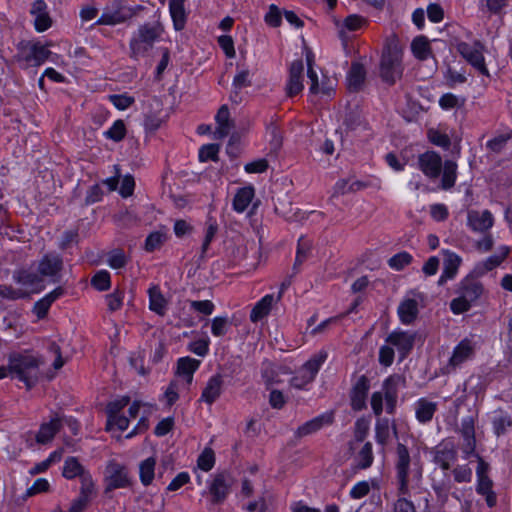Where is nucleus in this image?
I'll return each instance as SVG.
<instances>
[{
    "instance_id": "23",
    "label": "nucleus",
    "mask_w": 512,
    "mask_h": 512,
    "mask_svg": "<svg viewBox=\"0 0 512 512\" xmlns=\"http://www.w3.org/2000/svg\"><path fill=\"white\" fill-rule=\"evenodd\" d=\"M457 459V450L452 442L440 443L434 452V462L444 471L450 469L451 464Z\"/></svg>"
},
{
    "instance_id": "51",
    "label": "nucleus",
    "mask_w": 512,
    "mask_h": 512,
    "mask_svg": "<svg viewBox=\"0 0 512 512\" xmlns=\"http://www.w3.org/2000/svg\"><path fill=\"white\" fill-rule=\"evenodd\" d=\"M311 242L304 238L300 237L297 244L296 258L294 263V269L300 266L309 256L311 251Z\"/></svg>"
},
{
    "instance_id": "29",
    "label": "nucleus",
    "mask_w": 512,
    "mask_h": 512,
    "mask_svg": "<svg viewBox=\"0 0 512 512\" xmlns=\"http://www.w3.org/2000/svg\"><path fill=\"white\" fill-rule=\"evenodd\" d=\"M397 380L398 378L390 376L383 382V396L388 414H394L396 410L398 398Z\"/></svg>"
},
{
    "instance_id": "13",
    "label": "nucleus",
    "mask_w": 512,
    "mask_h": 512,
    "mask_svg": "<svg viewBox=\"0 0 512 512\" xmlns=\"http://www.w3.org/2000/svg\"><path fill=\"white\" fill-rule=\"evenodd\" d=\"M414 342L415 334L402 330H395L386 338V343L397 349L400 355V360H403L408 356L413 349Z\"/></svg>"
},
{
    "instance_id": "14",
    "label": "nucleus",
    "mask_w": 512,
    "mask_h": 512,
    "mask_svg": "<svg viewBox=\"0 0 512 512\" xmlns=\"http://www.w3.org/2000/svg\"><path fill=\"white\" fill-rule=\"evenodd\" d=\"M494 216L489 210H468L467 226L477 233H486L494 225Z\"/></svg>"
},
{
    "instance_id": "17",
    "label": "nucleus",
    "mask_w": 512,
    "mask_h": 512,
    "mask_svg": "<svg viewBox=\"0 0 512 512\" xmlns=\"http://www.w3.org/2000/svg\"><path fill=\"white\" fill-rule=\"evenodd\" d=\"M304 64L302 59L294 60L289 67V75L286 84V92L289 97L298 95L304 88L303 85Z\"/></svg>"
},
{
    "instance_id": "11",
    "label": "nucleus",
    "mask_w": 512,
    "mask_h": 512,
    "mask_svg": "<svg viewBox=\"0 0 512 512\" xmlns=\"http://www.w3.org/2000/svg\"><path fill=\"white\" fill-rule=\"evenodd\" d=\"M423 298L422 293L414 290L407 293L397 308V314L401 323L410 325L416 320L419 313V302Z\"/></svg>"
},
{
    "instance_id": "28",
    "label": "nucleus",
    "mask_w": 512,
    "mask_h": 512,
    "mask_svg": "<svg viewBox=\"0 0 512 512\" xmlns=\"http://www.w3.org/2000/svg\"><path fill=\"white\" fill-rule=\"evenodd\" d=\"M200 366V361L191 357H181L177 360L176 375L183 377L187 386L193 381V376Z\"/></svg>"
},
{
    "instance_id": "20",
    "label": "nucleus",
    "mask_w": 512,
    "mask_h": 512,
    "mask_svg": "<svg viewBox=\"0 0 512 512\" xmlns=\"http://www.w3.org/2000/svg\"><path fill=\"white\" fill-rule=\"evenodd\" d=\"M333 421V412H325L299 426L295 431V436L297 438H302L314 434L320 429H322L324 426L331 425Z\"/></svg>"
},
{
    "instance_id": "49",
    "label": "nucleus",
    "mask_w": 512,
    "mask_h": 512,
    "mask_svg": "<svg viewBox=\"0 0 512 512\" xmlns=\"http://www.w3.org/2000/svg\"><path fill=\"white\" fill-rule=\"evenodd\" d=\"M217 231H218V224H217L216 220L211 217L208 218V220L206 221V224H205V235H204V240H203L202 247H201L202 254H205L207 252V250L209 249L210 243L215 238Z\"/></svg>"
},
{
    "instance_id": "38",
    "label": "nucleus",
    "mask_w": 512,
    "mask_h": 512,
    "mask_svg": "<svg viewBox=\"0 0 512 512\" xmlns=\"http://www.w3.org/2000/svg\"><path fill=\"white\" fill-rule=\"evenodd\" d=\"M149 308L158 315H164L166 312L167 302L157 285H153L148 290Z\"/></svg>"
},
{
    "instance_id": "54",
    "label": "nucleus",
    "mask_w": 512,
    "mask_h": 512,
    "mask_svg": "<svg viewBox=\"0 0 512 512\" xmlns=\"http://www.w3.org/2000/svg\"><path fill=\"white\" fill-rule=\"evenodd\" d=\"M129 402L130 398L128 396H123L120 399L109 402L106 407L107 420L120 415V412L129 404Z\"/></svg>"
},
{
    "instance_id": "36",
    "label": "nucleus",
    "mask_w": 512,
    "mask_h": 512,
    "mask_svg": "<svg viewBox=\"0 0 512 512\" xmlns=\"http://www.w3.org/2000/svg\"><path fill=\"white\" fill-rule=\"evenodd\" d=\"M215 120L218 124V127L215 132L216 137L224 138V137L228 136L233 125L230 122V112L226 105H223L220 107V109L218 110V112L215 116Z\"/></svg>"
},
{
    "instance_id": "47",
    "label": "nucleus",
    "mask_w": 512,
    "mask_h": 512,
    "mask_svg": "<svg viewBox=\"0 0 512 512\" xmlns=\"http://www.w3.org/2000/svg\"><path fill=\"white\" fill-rule=\"evenodd\" d=\"M126 132L127 130L124 121L118 119L103 134L105 138L113 140L115 142H119L125 138Z\"/></svg>"
},
{
    "instance_id": "62",
    "label": "nucleus",
    "mask_w": 512,
    "mask_h": 512,
    "mask_svg": "<svg viewBox=\"0 0 512 512\" xmlns=\"http://www.w3.org/2000/svg\"><path fill=\"white\" fill-rule=\"evenodd\" d=\"M473 303L461 294L450 302V309L454 314H462L470 310Z\"/></svg>"
},
{
    "instance_id": "5",
    "label": "nucleus",
    "mask_w": 512,
    "mask_h": 512,
    "mask_svg": "<svg viewBox=\"0 0 512 512\" xmlns=\"http://www.w3.org/2000/svg\"><path fill=\"white\" fill-rule=\"evenodd\" d=\"M403 53L396 44L387 45L380 61V77L388 85H394L403 74Z\"/></svg>"
},
{
    "instance_id": "6",
    "label": "nucleus",
    "mask_w": 512,
    "mask_h": 512,
    "mask_svg": "<svg viewBox=\"0 0 512 512\" xmlns=\"http://www.w3.org/2000/svg\"><path fill=\"white\" fill-rule=\"evenodd\" d=\"M327 359V353L320 351L313 355L308 361H306L296 372V374L290 379V385L298 390H307V386L310 385L316 378L321 366Z\"/></svg>"
},
{
    "instance_id": "15",
    "label": "nucleus",
    "mask_w": 512,
    "mask_h": 512,
    "mask_svg": "<svg viewBox=\"0 0 512 512\" xmlns=\"http://www.w3.org/2000/svg\"><path fill=\"white\" fill-rule=\"evenodd\" d=\"M443 255V270L438 279L439 286L445 285L448 281L453 280L459 271L462 264V258L451 250H442Z\"/></svg>"
},
{
    "instance_id": "44",
    "label": "nucleus",
    "mask_w": 512,
    "mask_h": 512,
    "mask_svg": "<svg viewBox=\"0 0 512 512\" xmlns=\"http://www.w3.org/2000/svg\"><path fill=\"white\" fill-rule=\"evenodd\" d=\"M232 326V322L225 316H216L211 320V333L215 337L225 336Z\"/></svg>"
},
{
    "instance_id": "56",
    "label": "nucleus",
    "mask_w": 512,
    "mask_h": 512,
    "mask_svg": "<svg viewBox=\"0 0 512 512\" xmlns=\"http://www.w3.org/2000/svg\"><path fill=\"white\" fill-rule=\"evenodd\" d=\"M512 138V131L508 134H501L498 135L486 143L487 149L494 153H500L504 147L506 146L507 142Z\"/></svg>"
},
{
    "instance_id": "37",
    "label": "nucleus",
    "mask_w": 512,
    "mask_h": 512,
    "mask_svg": "<svg viewBox=\"0 0 512 512\" xmlns=\"http://www.w3.org/2000/svg\"><path fill=\"white\" fill-rule=\"evenodd\" d=\"M61 421L58 418H52L49 422L43 423L36 435L38 443L45 444L51 441L54 435L60 430Z\"/></svg>"
},
{
    "instance_id": "26",
    "label": "nucleus",
    "mask_w": 512,
    "mask_h": 512,
    "mask_svg": "<svg viewBox=\"0 0 512 512\" xmlns=\"http://www.w3.org/2000/svg\"><path fill=\"white\" fill-rule=\"evenodd\" d=\"M437 409L438 404L425 397L419 398L414 403L415 417L421 424H427L431 422Z\"/></svg>"
},
{
    "instance_id": "3",
    "label": "nucleus",
    "mask_w": 512,
    "mask_h": 512,
    "mask_svg": "<svg viewBox=\"0 0 512 512\" xmlns=\"http://www.w3.org/2000/svg\"><path fill=\"white\" fill-rule=\"evenodd\" d=\"M37 348L34 369L38 370L39 376L52 380L66 362L62 357L61 348L55 341L46 338L37 340Z\"/></svg>"
},
{
    "instance_id": "61",
    "label": "nucleus",
    "mask_w": 512,
    "mask_h": 512,
    "mask_svg": "<svg viewBox=\"0 0 512 512\" xmlns=\"http://www.w3.org/2000/svg\"><path fill=\"white\" fill-rule=\"evenodd\" d=\"M109 100L118 110H126L135 102L134 97L127 94L110 95Z\"/></svg>"
},
{
    "instance_id": "18",
    "label": "nucleus",
    "mask_w": 512,
    "mask_h": 512,
    "mask_svg": "<svg viewBox=\"0 0 512 512\" xmlns=\"http://www.w3.org/2000/svg\"><path fill=\"white\" fill-rule=\"evenodd\" d=\"M510 250L507 246H500L497 253L487 257L485 260H482L474 266L471 271L472 274L476 275V277H482L489 271L497 268L501 265V263L507 258Z\"/></svg>"
},
{
    "instance_id": "19",
    "label": "nucleus",
    "mask_w": 512,
    "mask_h": 512,
    "mask_svg": "<svg viewBox=\"0 0 512 512\" xmlns=\"http://www.w3.org/2000/svg\"><path fill=\"white\" fill-rule=\"evenodd\" d=\"M107 490L125 488L129 485L127 470L116 462H111L106 469Z\"/></svg>"
},
{
    "instance_id": "27",
    "label": "nucleus",
    "mask_w": 512,
    "mask_h": 512,
    "mask_svg": "<svg viewBox=\"0 0 512 512\" xmlns=\"http://www.w3.org/2000/svg\"><path fill=\"white\" fill-rule=\"evenodd\" d=\"M64 294V290L62 287H57L53 291L46 294L39 301L34 303V314L36 315L38 320L44 319L51 305L58 300Z\"/></svg>"
},
{
    "instance_id": "32",
    "label": "nucleus",
    "mask_w": 512,
    "mask_h": 512,
    "mask_svg": "<svg viewBox=\"0 0 512 512\" xmlns=\"http://www.w3.org/2000/svg\"><path fill=\"white\" fill-rule=\"evenodd\" d=\"M185 0H169V12L176 31L185 28L187 21V13L184 6Z\"/></svg>"
},
{
    "instance_id": "21",
    "label": "nucleus",
    "mask_w": 512,
    "mask_h": 512,
    "mask_svg": "<svg viewBox=\"0 0 512 512\" xmlns=\"http://www.w3.org/2000/svg\"><path fill=\"white\" fill-rule=\"evenodd\" d=\"M475 354L474 343L465 338L453 349L452 356L449 359L448 367L453 369L461 366L463 363L471 360Z\"/></svg>"
},
{
    "instance_id": "63",
    "label": "nucleus",
    "mask_w": 512,
    "mask_h": 512,
    "mask_svg": "<svg viewBox=\"0 0 512 512\" xmlns=\"http://www.w3.org/2000/svg\"><path fill=\"white\" fill-rule=\"evenodd\" d=\"M127 264V258L122 250H114L108 255V265L112 269H121Z\"/></svg>"
},
{
    "instance_id": "34",
    "label": "nucleus",
    "mask_w": 512,
    "mask_h": 512,
    "mask_svg": "<svg viewBox=\"0 0 512 512\" xmlns=\"http://www.w3.org/2000/svg\"><path fill=\"white\" fill-rule=\"evenodd\" d=\"M254 196L255 189L252 185L238 189L232 203L233 210L237 213H243L252 202Z\"/></svg>"
},
{
    "instance_id": "55",
    "label": "nucleus",
    "mask_w": 512,
    "mask_h": 512,
    "mask_svg": "<svg viewBox=\"0 0 512 512\" xmlns=\"http://www.w3.org/2000/svg\"><path fill=\"white\" fill-rule=\"evenodd\" d=\"M512 426V417L508 413H502L493 420V429L497 436L503 435Z\"/></svg>"
},
{
    "instance_id": "9",
    "label": "nucleus",
    "mask_w": 512,
    "mask_h": 512,
    "mask_svg": "<svg viewBox=\"0 0 512 512\" xmlns=\"http://www.w3.org/2000/svg\"><path fill=\"white\" fill-rule=\"evenodd\" d=\"M456 48L458 53L479 73L489 76L484 57L485 47L479 40L473 43L459 42Z\"/></svg>"
},
{
    "instance_id": "42",
    "label": "nucleus",
    "mask_w": 512,
    "mask_h": 512,
    "mask_svg": "<svg viewBox=\"0 0 512 512\" xmlns=\"http://www.w3.org/2000/svg\"><path fill=\"white\" fill-rule=\"evenodd\" d=\"M413 55L419 60H426L431 55V47L425 36L416 37L411 43Z\"/></svg>"
},
{
    "instance_id": "43",
    "label": "nucleus",
    "mask_w": 512,
    "mask_h": 512,
    "mask_svg": "<svg viewBox=\"0 0 512 512\" xmlns=\"http://www.w3.org/2000/svg\"><path fill=\"white\" fill-rule=\"evenodd\" d=\"M156 459L149 457L143 460L139 465V475L141 483L144 486H148L152 483L155 475Z\"/></svg>"
},
{
    "instance_id": "48",
    "label": "nucleus",
    "mask_w": 512,
    "mask_h": 512,
    "mask_svg": "<svg viewBox=\"0 0 512 512\" xmlns=\"http://www.w3.org/2000/svg\"><path fill=\"white\" fill-rule=\"evenodd\" d=\"M251 78H250V71L248 69H241L237 72L233 79V96L237 97L238 92L246 87H249L251 85Z\"/></svg>"
},
{
    "instance_id": "39",
    "label": "nucleus",
    "mask_w": 512,
    "mask_h": 512,
    "mask_svg": "<svg viewBox=\"0 0 512 512\" xmlns=\"http://www.w3.org/2000/svg\"><path fill=\"white\" fill-rule=\"evenodd\" d=\"M156 108L153 111H149L145 113L144 116V127L148 131H156L161 127L164 122V117L162 115L161 103L159 100H155Z\"/></svg>"
},
{
    "instance_id": "60",
    "label": "nucleus",
    "mask_w": 512,
    "mask_h": 512,
    "mask_svg": "<svg viewBox=\"0 0 512 512\" xmlns=\"http://www.w3.org/2000/svg\"><path fill=\"white\" fill-rule=\"evenodd\" d=\"M460 432L463 437V440L476 439L475 418L473 416H467L462 419Z\"/></svg>"
},
{
    "instance_id": "4",
    "label": "nucleus",
    "mask_w": 512,
    "mask_h": 512,
    "mask_svg": "<svg viewBox=\"0 0 512 512\" xmlns=\"http://www.w3.org/2000/svg\"><path fill=\"white\" fill-rule=\"evenodd\" d=\"M163 33V27L159 23H144L133 32L130 42V57L138 60L144 57L153 48L156 41Z\"/></svg>"
},
{
    "instance_id": "25",
    "label": "nucleus",
    "mask_w": 512,
    "mask_h": 512,
    "mask_svg": "<svg viewBox=\"0 0 512 512\" xmlns=\"http://www.w3.org/2000/svg\"><path fill=\"white\" fill-rule=\"evenodd\" d=\"M223 377L220 374L211 376L202 390L199 401L212 405L222 394Z\"/></svg>"
},
{
    "instance_id": "46",
    "label": "nucleus",
    "mask_w": 512,
    "mask_h": 512,
    "mask_svg": "<svg viewBox=\"0 0 512 512\" xmlns=\"http://www.w3.org/2000/svg\"><path fill=\"white\" fill-rule=\"evenodd\" d=\"M413 261V256L407 251H401L388 260V265L395 271H401Z\"/></svg>"
},
{
    "instance_id": "10",
    "label": "nucleus",
    "mask_w": 512,
    "mask_h": 512,
    "mask_svg": "<svg viewBox=\"0 0 512 512\" xmlns=\"http://www.w3.org/2000/svg\"><path fill=\"white\" fill-rule=\"evenodd\" d=\"M132 11L125 6L122 1L114 0L107 5L100 18L96 21V25H117L124 23L132 17Z\"/></svg>"
},
{
    "instance_id": "45",
    "label": "nucleus",
    "mask_w": 512,
    "mask_h": 512,
    "mask_svg": "<svg viewBox=\"0 0 512 512\" xmlns=\"http://www.w3.org/2000/svg\"><path fill=\"white\" fill-rule=\"evenodd\" d=\"M432 489L435 492L438 501L444 505L449 497V493L452 489V482L449 476L441 481H433Z\"/></svg>"
},
{
    "instance_id": "24",
    "label": "nucleus",
    "mask_w": 512,
    "mask_h": 512,
    "mask_svg": "<svg viewBox=\"0 0 512 512\" xmlns=\"http://www.w3.org/2000/svg\"><path fill=\"white\" fill-rule=\"evenodd\" d=\"M369 389V379L365 375L360 376L351 391L350 400L353 410L360 411L365 408Z\"/></svg>"
},
{
    "instance_id": "31",
    "label": "nucleus",
    "mask_w": 512,
    "mask_h": 512,
    "mask_svg": "<svg viewBox=\"0 0 512 512\" xmlns=\"http://www.w3.org/2000/svg\"><path fill=\"white\" fill-rule=\"evenodd\" d=\"M366 70L359 62H353L347 74L348 89L353 92L359 91L365 81Z\"/></svg>"
},
{
    "instance_id": "22",
    "label": "nucleus",
    "mask_w": 512,
    "mask_h": 512,
    "mask_svg": "<svg viewBox=\"0 0 512 512\" xmlns=\"http://www.w3.org/2000/svg\"><path fill=\"white\" fill-rule=\"evenodd\" d=\"M62 267L63 261L61 256L56 253H48L40 260L38 271L42 276L50 277L53 282H56V277L62 270Z\"/></svg>"
},
{
    "instance_id": "8",
    "label": "nucleus",
    "mask_w": 512,
    "mask_h": 512,
    "mask_svg": "<svg viewBox=\"0 0 512 512\" xmlns=\"http://www.w3.org/2000/svg\"><path fill=\"white\" fill-rule=\"evenodd\" d=\"M9 374L31 388L32 354L29 351L13 352L9 355Z\"/></svg>"
},
{
    "instance_id": "2",
    "label": "nucleus",
    "mask_w": 512,
    "mask_h": 512,
    "mask_svg": "<svg viewBox=\"0 0 512 512\" xmlns=\"http://www.w3.org/2000/svg\"><path fill=\"white\" fill-rule=\"evenodd\" d=\"M418 167L429 179L441 178V189L450 190L457 180V164L453 160L442 161L441 156L435 151H426L418 156Z\"/></svg>"
},
{
    "instance_id": "33",
    "label": "nucleus",
    "mask_w": 512,
    "mask_h": 512,
    "mask_svg": "<svg viewBox=\"0 0 512 512\" xmlns=\"http://www.w3.org/2000/svg\"><path fill=\"white\" fill-rule=\"evenodd\" d=\"M391 430L397 435V428L394 423H390L388 418H378L375 424V440L378 444L385 446L391 437Z\"/></svg>"
},
{
    "instance_id": "7",
    "label": "nucleus",
    "mask_w": 512,
    "mask_h": 512,
    "mask_svg": "<svg viewBox=\"0 0 512 512\" xmlns=\"http://www.w3.org/2000/svg\"><path fill=\"white\" fill-rule=\"evenodd\" d=\"M234 478L227 471L215 473L207 480V492L212 505L223 504L232 491Z\"/></svg>"
},
{
    "instance_id": "52",
    "label": "nucleus",
    "mask_w": 512,
    "mask_h": 512,
    "mask_svg": "<svg viewBox=\"0 0 512 512\" xmlns=\"http://www.w3.org/2000/svg\"><path fill=\"white\" fill-rule=\"evenodd\" d=\"M91 285L98 291H107L111 286L110 273L107 270L98 271L91 279Z\"/></svg>"
},
{
    "instance_id": "16",
    "label": "nucleus",
    "mask_w": 512,
    "mask_h": 512,
    "mask_svg": "<svg viewBox=\"0 0 512 512\" xmlns=\"http://www.w3.org/2000/svg\"><path fill=\"white\" fill-rule=\"evenodd\" d=\"M457 292L468 299L471 303H474L483 294L484 287L479 281V277H476V275L470 272L459 282Z\"/></svg>"
},
{
    "instance_id": "35",
    "label": "nucleus",
    "mask_w": 512,
    "mask_h": 512,
    "mask_svg": "<svg viewBox=\"0 0 512 512\" xmlns=\"http://www.w3.org/2000/svg\"><path fill=\"white\" fill-rule=\"evenodd\" d=\"M274 303V296L267 294L262 297L252 308L250 313V320L253 323L261 321L263 318L269 315L272 305Z\"/></svg>"
},
{
    "instance_id": "41",
    "label": "nucleus",
    "mask_w": 512,
    "mask_h": 512,
    "mask_svg": "<svg viewBox=\"0 0 512 512\" xmlns=\"http://www.w3.org/2000/svg\"><path fill=\"white\" fill-rule=\"evenodd\" d=\"M374 461L371 442H366L355 455L356 468L360 470L368 469Z\"/></svg>"
},
{
    "instance_id": "12",
    "label": "nucleus",
    "mask_w": 512,
    "mask_h": 512,
    "mask_svg": "<svg viewBox=\"0 0 512 512\" xmlns=\"http://www.w3.org/2000/svg\"><path fill=\"white\" fill-rule=\"evenodd\" d=\"M62 475L68 480L79 478L80 487H84V483L89 486L95 485L91 473L78 461L76 457H68L64 461Z\"/></svg>"
},
{
    "instance_id": "59",
    "label": "nucleus",
    "mask_w": 512,
    "mask_h": 512,
    "mask_svg": "<svg viewBox=\"0 0 512 512\" xmlns=\"http://www.w3.org/2000/svg\"><path fill=\"white\" fill-rule=\"evenodd\" d=\"M210 340L202 338L188 344V350L197 356L205 357L209 352Z\"/></svg>"
},
{
    "instance_id": "40",
    "label": "nucleus",
    "mask_w": 512,
    "mask_h": 512,
    "mask_svg": "<svg viewBox=\"0 0 512 512\" xmlns=\"http://www.w3.org/2000/svg\"><path fill=\"white\" fill-rule=\"evenodd\" d=\"M168 235L166 228L151 232L145 239L144 249L147 252H154L162 247L167 241Z\"/></svg>"
},
{
    "instance_id": "50",
    "label": "nucleus",
    "mask_w": 512,
    "mask_h": 512,
    "mask_svg": "<svg viewBox=\"0 0 512 512\" xmlns=\"http://www.w3.org/2000/svg\"><path fill=\"white\" fill-rule=\"evenodd\" d=\"M466 99L453 93H445L439 99V106L443 110H451L464 106Z\"/></svg>"
},
{
    "instance_id": "30",
    "label": "nucleus",
    "mask_w": 512,
    "mask_h": 512,
    "mask_svg": "<svg viewBox=\"0 0 512 512\" xmlns=\"http://www.w3.org/2000/svg\"><path fill=\"white\" fill-rule=\"evenodd\" d=\"M34 28L44 32L52 26V18L47 12V5L43 0L34 1Z\"/></svg>"
},
{
    "instance_id": "53",
    "label": "nucleus",
    "mask_w": 512,
    "mask_h": 512,
    "mask_svg": "<svg viewBox=\"0 0 512 512\" xmlns=\"http://www.w3.org/2000/svg\"><path fill=\"white\" fill-rule=\"evenodd\" d=\"M215 465V454L211 448H205L197 459V466L204 472L210 471Z\"/></svg>"
},
{
    "instance_id": "64",
    "label": "nucleus",
    "mask_w": 512,
    "mask_h": 512,
    "mask_svg": "<svg viewBox=\"0 0 512 512\" xmlns=\"http://www.w3.org/2000/svg\"><path fill=\"white\" fill-rule=\"evenodd\" d=\"M124 293L120 290H115L111 294L106 295L105 300L108 309L111 312L117 311L122 307Z\"/></svg>"
},
{
    "instance_id": "1",
    "label": "nucleus",
    "mask_w": 512,
    "mask_h": 512,
    "mask_svg": "<svg viewBox=\"0 0 512 512\" xmlns=\"http://www.w3.org/2000/svg\"><path fill=\"white\" fill-rule=\"evenodd\" d=\"M395 473L399 498L393 504V512H416L413 502L406 499L405 496L409 494L410 475L419 479L422 472L420 469H411L408 448L402 443H398L396 447Z\"/></svg>"
},
{
    "instance_id": "57",
    "label": "nucleus",
    "mask_w": 512,
    "mask_h": 512,
    "mask_svg": "<svg viewBox=\"0 0 512 512\" xmlns=\"http://www.w3.org/2000/svg\"><path fill=\"white\" fill-rule=\"evenodd\" d=\"M0 296L9 300H16L19 298L29 296V291L22 288H13L12 286L0 285Z\"/></svg>"
},
{
    "instance_id": "58",
    "label": "nucleus",
    "mask_w": 512,
    "mask_h": 512,
    "mask_svg": "<svg viewBox=\"0 0 512 512\" xmlns=\"http://www.w3.org/2000/svg\"><path fill=\"white\" fill-rule=\"evenodd\" d=\"M219 153V146L217 144H206L199 149L200 162H207L209 160L217 161Z\"/></svg>"
}]
</instances>
